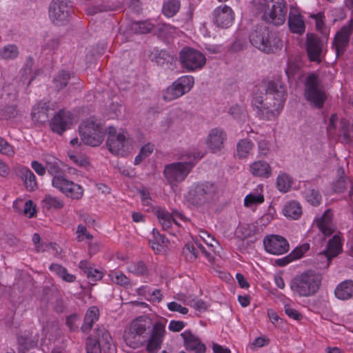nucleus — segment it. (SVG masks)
<instances>
[{"instance_id": "obj_1", "label": "nucleus", "mask_w": 353, "mask_h": 353, "mask_svg": "<svg viewBox=\"0 0 353 353\" xmlns=\"http://www.w3.org/2000/svg\"><path fill=\"white\" fill-rule=\"evenodd\" d=\"M165 334L162 322H154L147 315L139 316L124 330L123 339L125 344L134 349L145 346L148 353H157L161 347Z\"/></svg>"}, {"instance_id": "obj_2", "label": "nucleus", "mask_w": 353, "mask_h": 353, "mask_svg": "<svg viewBox=\"0 0 353 353\" xmlns=\"http://www.w3.org/2000/svg\"><path fill=\"white\" fill-rule=\"evenodd\" d=\"M286 94L285 86L280 81H263L256 87L252 103L263 119H272L283 109Z\"/></svg>"}, {"instance_id": "obj_3", "label": "nucleus", "mask_w": 353, "mask_h": 353, "mask_svg": "<svg viewBox=\"0 0 353 353\" xmlns=\"http://www.w3.org/2000/svg\"><path fill=\"white\" fill-rule=\"evenodd\" d=\"M185 161L174 162L165 165L163 176L172 186H176L183 181L196 163L202 158L199 152L188 154Z\"/></svg>"}, {"instance_id": "obj_4", "label": "nucleus", "mask_w": 353, "mask_h": 353, "mask_svg": "<svg viewBox=\"0 0 353 353\" xmlns=\"http://www.w3.org/2000/svg\"><path fill=\"white\" fill-rule=\"evenodd\" d=\"M249 40L253 46L267 54L275 52L283 46L279 37L263 26H256L250 33Z\"/></svg>"}, {"instance_id": "obj_5", "label": "nucleus", "mask_w": 353, "mask_h": 353, "mask_svg": "<svg viewBox=\"0 0 353 353\" xmlns=\"http://www.w3.org/2000/svg\"><path fill=\"white\" fill-rule=\"evenodd\" d=\"M321 274L307 271L296 276L291 283L292 290L300 296H311L319 290L321 283Z\"/></svg>"}, {"instance_id": "obj_6", "label": "nucleus", "mask_w": 353, "mask_h": 353, "mask_svg": "<svg viewBox=\"0 0 353 353\" xmlns=\"http://www.w3.org/2000/svg\"><path fill=\"white\" fill-rule=\"evenodd\" d=\"M217 185L210 181L196 184L188 192V200L194 205L204 206L208 205L217 197Z\"/></svg>"}, {"instance_id": "obj_7", "label": "nucleus", "mask_w": 353, "mask_h": 353, "mask_svg": "<svg viewBox=\"0 0 353 353\" xmlns=\"http://www.w3.org/2000/svg\"><path fill=\"white\" fill-rule=\"evenodd\" d=\"M81 141L86 145L96 147L101 144L105 131L99 122L89 118L81 122L79 127Z\"/></svg>"}, {"instance_id": "obj_8", "label": "nucleus", "mask_w": 353, "mask_h": 353, "mask_svg": "<svg viewBox=\"0 0 353 353\" xmlns=\"http://www.w3.org/2000/svg\"><path fill=\"white\" fill-rule=\"evenodd\" d=\"M305 97L306 99L317 108H322L326 96L323 90L316 75L310 74L305 83Z\"/></svg>"}, {"instance_id": "obj_9", "label": "nucleus", "mask_w": 353, "mask_h": 353, "mask_svg": "<svg viewBox=\"0 0 353 353\" xmlns=\"http://www.w3.org/2000/svg\"><path fill=\"white\" fill-rule=\"evenodd\" d=\"M179 60L182 67L188 71L201 68L206 61L205 56L201 52L192 48H183L179 54Z\"/></svg>"}, {"instance_id": "obj_10", "label": "nucleus", "mask_w": 353, "mask_h": 353, "mask_svg": "<svg viewBox=\"0 0 353 353\" xmlns=\"http://www.w3.org/2000/svg\"><path fill=\"white\" fill-rule=\"evenodd\" d=\"M287 12L288 7L284 0H272L271 5L265 11L263 17L270 23L281 26L285 21Z\"/></svg>"}, {"instance_id": "obj_11", "label": "nucleus", "mask_w": 353, "mask_h": 353, "mask_svg": "<svg viewBox=\"0 0 353 353\" xmlns=\"http://www.w3.org/2000/svg\"><path fill=\"white\" fill-rule=\"evenodd\" d=\"M193 85L194 79L192 77H181L165 90L163 98L166 101L174 100L188 92Z\"/></svg>"}, {"instance_id": "obj_12", "label": "nucleus", "mask_w": 353, "mask_h": 353, "mask_svg": "<svg viewBox=\"0 0 353 353\" xmlns=\"http://www.w3.org/2000/svg\"><path fill=\"white\" fill-rule=\"evenodd\" d=\"M353 32V19L343 26L335 34L332 48L335 50L336 57L344 54L346 51Z\"/></svg>"}, {"instance_id": "obj_13", "label": "nucleus", "mask_w": 353, "mask_h": 353, "mask_svg": "<svg viewBox=\"0 0 353 353\" xmlns=\"http://www.w3.org/2000/svg\"><path fill=\"white\" fill-rule=\"evenodd\" d=\"M52 184L65 196L73 199H79L83 194V189L81 185L69 181L63 176L53 177Z\"/></svg>"}, {"instance_id": "obj_14", "label": "nucleus", "mask_w": 353, "mask_h": 353, "mask_svg": "<svg viewBox=\"0 0 353 353\" xmlns=\"http://www.w3.org/2000/svg\"><path fill=\"white\" fill-rule=\"evenodd\" d=\"M71 12L68 0H53L50 6L49 15L54 24L59 25L68 21Z\"/></svg>"}, {"instance_id": "obj_15", "label": "nucleus", "mask_w": 353, "mask_h": 353, "mask_svg": "<svg viewBox=\"0 0 353 353\" xmlns=\"http://www.w3.org/2000/svg\"><path fill=\"white\" fill-rule=\"evenodd\" d=\"M263 245L268 252L276 255L287 252L290 248L287 240L284 237L276 234L265 236L263 239Z\"/></svg>"}, {"instance_id": "obj_16", "label": "nucleus", "mask_w": 353, "mask_h": 353, "mask_svg": "<svg viewBox=\"0 0 353 353\" xmlns=\"http://www.w3.org/2000/svg\"><path fill=\"white\" fill-rule=\"evenodd\" d=\"M127 141L126 133L117 134V130L114 127L110 126L108 128L106 145L111 153L118 154L125 147Z\"/></svg>"}, {"instance_id": "obj_17", "label": "nucleus", "mask_w": 353, "mask_h": 353, "mask_svg": "<svg viewBox=\"0 0 353 353\" xmlns=\"http://www.w3.org/2000/svg\"><path fill=\"white\" fill-rule=\"evenodd\" d=\"M323 41L313 34L307 35L306 50L310 61L321 62L323 57Z\"/></svg>"}, {"instance_id": "obj_18", "label": "nucleus", "mask_w": 353, "mask_h": 353, "mask_svg": "<svg viewBox=\"0 0 353 353\" xmlns=\"http://www.w3.org/2000/svg\"><path fill=\"white\" fill-rule=\"evenodd\" d=\"M342 251L341 239L339 234H335L328 241L327 248L318 254V257L325 259V268L330 265L331 260Z\"/></svg>"}, {"instance_id": "obj_19", "label": "nucleus", "mask_w": 353, "mask_h": 353, "mask_svg": "<svg viewBox=\"0 0 353 353\" xmlns=\"http://www.w3.org/2000/svg\"><path fill=\"white\" fill-rule=\"evenodd\" d=\"M72 123L71 114L63 110H60L54 115L50 123L52 130L59 134H62L70 128Z\"/></svg>"}, {"instance_id": "obj_20", "label": "nucleus", "mask_w": 353, "mask_h": 353, "mask_svg": "<svg viewBox=\"0 0 353 353\" xmlns=\"http://www.w3.org/2000/svg\"><path fill=\"white\" fill-rule=\"evenodd\" d=\"M214 23L219 27L229 28L234 20V13L231 8L225 5L214 11Z\"/></svg>"}, {"instance_id": "obj_21", "label": "nucleus", "mask_w": 353, "mask_h": 353, "mask_svg": "<svg viewBox=\"0 0 353 353\" xmlns=\"http://www.w3.org/2000/svg\"><path fill=\"white\" fill-rule=\"evenodd\" d=\"M181 336L183 339L186 350L194 352L195 353H205V345L202 343L200 339L193 335L190 331H185Z\"/></svg>"}, {"instance_id": "obj_22", "label": "nucleus", "mask_w": 353, "mask_h": 353, "mask_svg": "<svg viewBox=\"0 0 353 353\" xmlns=\"http://www.w3.org/2000/svg\"><path fill=\"white\" fill-rule=\"evenodd\" d=\"M288 26L292 33L302 34L305 30V26L302 16L296 9L291 8L289 17Z\"/></svg>"}, {"instance_id": "obj_23", "label": "nucleus", "mask_w": 353, "mask_h": 353, "mask_svg": "<svg viewBox=\"0 0 353 353\" xmlns=\"http://www.w3.org/2000/svg\"><path fill=\"white\" fill-rule=\"evenodd\" d=\"M226 138L225 132L219 128H214L211 130L208 139V144L210 149L216 152L220 150L223 145V141Z\"/></svg>"}, {"instance_id": "obj_24", "label": "nucleus", "mask_w": 353, "mask_h": 353, "mask_svg": "<svg viewBox=\"0 0 353 353\" xmlns=\"http://www.w3.org/2000/svg\"><path fill=\"white\" fill-rule=\"evenodd\" d=\"M332 212L330 210H326L322 216L317 220V226L320 231L325 236L332 235L334 230L335 227L332 222Z\"/></svg>"}, {"instance_id": "obj_25", "label": "nucleus", "mask_w": 353, "mask_h": 353, "mask_svg": "<svg viewBox=\"0 0 353 353\" xmlns=\"http://www.w3.org/2000/svg\"><path fill=\"white\" fill-rule=\"evenodd\" d=\"M52 109L50 107V102L39 103L33 108L31 113L32 119L34 121L39 123H43L48 121V112Z\"/></svg>"}, {"instance_id": "obj_26", "label": "nucleus", "mask_w": 353, "mask_h": 353, "mask_svg": "<svg viewBox=\"0 0 353 353\" xmlns=\"http://www.w3.org/2000/svg\"><path fill=\"white\" fill-rule=\"evenodd\" d=\"M310 249V245L308 243H304L302 245L296 248L288 256L278 259L275 261V263L280 267H283L290 263L294 260L300 259L303 256L304 253Z\"/></svg>"}, {"instance_id": "obj_27", "label": "nucleus", "mask_w": 353, "mask_h": 353, "mask_svg": "<svg viewBox=\"0 0 353 353\" xmlns=\"http://www.w3.org/2000/svg\"><path fill=\"white\" fill-rule=\"evenodd\" d=\"M334 294L342 301L351 299L353 296V281L345 280L340 283L334 290Z\"/></svg>"}, {"instance_id": "obj_28", "label": "nucleus", "mask_w": 353, "mask_h": 353, "mask_svg": "<svg viewBox=\"0 0 353 353\" xmlns=\"http://www.w3.org/2000/svg\"><path fill=\"white\" fill-rule=\"evenodd\" d=\"M250 170L253 176L268 178L271 175L270 165L264 161H255L251 164Z\"/></svg>"}, {"instance_id": "obj_29", "label": "nucleus", "mask_w": 353, "mask_h": 353, "mask_svg": "<svg viewBox=\"0 0 353 353\" xmlns=\"http://www.w3.org/2000/svg\"><path fill=\"white\" fill-rule=\"evenodd\" d=\"M99 316V310L95 307H90L86 312L84 322L81 327V330L83 332L87 333L88 332L92 327L93 323L98 320Z\"/></svg>"}, {"instance_id": "obj_30", "label": "nucleus", "mask_w": 353, "mask_h": 353, "mask_svg": "<svg viewBox=\"0 0 353 353\" xmlns=\"http://www.w3.org/2000/svg\"><path fill=\"white\" fill-rule=\"evenodd\" d=\"M156 214L160 224L161 225L164 230H168V229H170L172 225V223H174L175 224L179 225L178 222L176 221V219H174V218H173V216L171 215L170 213L164 210H158L157 211Z\"/></svg>"}, {"instance_id": "obj_31", "label": "nucleus", "mask_w": 353, "mask_h": 353, "mask_svg": "<svg viewBox=\"0 0 353 353\" xmlns=\"http://www.w3.org/2000/svg\"><path fill=\"white\" fill-rule=\"evenodd\" d=\"M283 214L286 217L296 220L302 214V209L299 203L290 201L285 205Z\"/></svg>"}, {"instance_id": "obj_32", "label": "nucleus", "mask_w": 353, "mask_h": 353, "mask_svg": "<svg viewBox=\"0 0 353 353\" xmlns=\"http://www.w3.org/2000/svg\"><path fill=\"white\" fill-rule=\"evenodd\" d=\"M50 270L52 272H54L55 274L61 277L64 281L72 283L75 281V276L69 274L67 270L59 264L52 263L50 266Z\"/></svg>"}, {"instance_id": "obj_33", "label": "nucleus", "mask_w": 353, "mask_h": 353, "mask_svg": "<svg viewBox=\"0 0 353 353\" xmlns=\"http://www.w3.org/2000/svg\"><path fill=\"white\" fill-rule=\"evenodd\" d=\"M153 239L150 240L152 248L157 251H161V245H166L168 243V239L159 233V230L154 228L152 230Z\"/></svg>"}, {"instance_id": "obj_34", "label": "nucleus", "mask_w": 353, "mask_h": 353, "mask_svg": "<svg viewBox=\"0 0 353 353\" xmlns=\"http://www.w3.org/2000/svg\"><path fill=\"white\" fill-rule=\"evenodd\" d=\"M181 6L179 0H168L163 6V12L168 17H172L179 11Z\"/></svg>"}, {"instance_id": "obj_35", "label": "nucleus", "mask_w": 353, "mask_h": 353, "mask_svg": "<svg viewBox=\"0 0 353 353\" xmlns=\"http://www.w3.org/2000/svg\"><path fill=\"white\" fill-rule=\"evenodd\" d=\"M22 177L27 190L32 191L37 188V183L36 181V176L30 169H23L22 170Z\"/></svg>"}, {"instance_id": "obj_36", "label": "nucleus", "mask_w": 353, "mask_h": 353, "mask_svg": "<svg viewBox=\"0 0 353 353\" xmlns=\"http://www.w3.org/2000/svg\"><path fill=\"white\" fill-rule=\"evenodd\" d=\"M292 181L289 175L282 173L277 176L276 187L280 192H287L291 187Z\"/></svg>"}, {"instance_id": "obj_37", "label": "nucleus", "mask_w": 353, "mask_h": 353, "mask_svg": "<svg viewBox=\"0 0 353 353\" xmlns=\"http://www.w3.org/2000/svg\"><path fill=\"white\" fill-rule=\"evenodd\" d=\"M46 170L48 173L56 177L57 176H61V168L60 167V161L55 158H50V159L46 161Z\"/></svg>"}, {"instance_id": "obj_38", "label": "nucleus", "mask_w": 353, "mask_h": 353, "mask_svg": "<svg viewBox=\"0 0 353 353\" xmlns=\"http://www.w3.org/2000/svg\"><path fill=\"white\" fill-rule=\"evenodd\" d=\"M252 143L248 139H241L237 144V154L240 158H245L252 149Z\"/></svg>"}, {"instance_id": "obj_39", "label": "nucleus", "mask_w": 353, "mask_h": 353, "mask_svg": "<svg viewBox=\"0 0 353 353\" xmlns=\"http://www.w3.org/2000/svg\"><path fill=\"white\" fill-rule=\"evenodd\" d=\"M154 26L147 21L132 23L131 28L139 34H146L153 29Z\"/></svg>"}, {"instance_id": "obj_40", "label": "nucleus", "mask_w": 353, "mask_h": 353, "mask_svg": "<svg viewBox=\"0 0 353 353\" xmlns=\"http://www.w3.org/2000/svg\"><path fill=\"white\" fill-rule=\"evenodd\" d=\"M70 79V73L62 71L59 73L54 79V87L57 90L63 89L65 87Z\"/></svg>"}, {"instance_id": "obj_41", "label": "nucleus", "mask_w": 353, "mask_h": 353, "mask_svg": "<svg viewBox=\"0 0 353 353\" xmlns=\"http://www.w3.org/2000/svg\"><path fill=\"white\" fill-rule=\"evenodd\" d=\"M43 206L50 210L53 208L54 209H61L63 207L64 203L62 201L57 197L52 196L51 195H46L43 200Z\"/></svg>"}, {"instance_id": "obj_42", "label": "nucleus", "mask_w": 353, "mask_h": 353, "mask_svg": "<svg viewBox=\"0 0 353 353\" xmlns=\"http://www.w3.org/2000/svg\"><path fill=\"white\" fill-rule=\"evenodd\" d=\"M18 54V48L14 45H8L0 50V57L5 59H14Z\"/></svg>"}, {"instance_id": "obj_43", "label": "nucleus", "mask_w": 353, "mask_h": 353, "mask_svg": "<svg viewBox=\"0 0 353 353\" xmlns=\"http://www.w3.org/2000/svg\"><path fill=\"white\" fill-rule=\"evenodd\" d=\"M339 136L342 138V142L345 143H350L351 141L349 122L345 119H341L340 121Z\"/></svg>"}, {"instance_id": "obj_44", "label": "nucleus", "mask_w": 353, "mask_h": 353, "mask_svg": "<svg viewBox=\"0 0 353 353\" xmlns=\"http://www.w3.org/2000/svg\"><path fill=\"white\" fill-rule=\"evenodd\" d=\"M183 252L190 261L196 260L199 254L198 248L196 245V242L194 243H186L183 248Z\"/></svg>"}, {"instance_id": "obj_45", "label": "nucleus", "mask_w": 353, "mask_h": 353, "mask_svg": "<svg viewBox=\"0 0 353 353\" xmlns=\"http://www.w3.org/2000/svg\"><path fill=\"white\" fill-rule=\"evenodd\" d=\"M243 238L252 236L259 232L258 226L254 223L242 225L239 228Z\"/></svg>"}, {"instance_id": "obj_46", "label": "nucleus", "mask_w": 353, "mask_h": 353, "mask_svg": "<svg viewBox=\"0 0 353 353\" xmlns=\"http://www.w3.org/2000/svg\"><path fill=\"white\" fill-rule=\"evenodd\" d=\"M87 353H101L100 341L93 337H88L86 342Z\"/></svg>"}, {"instance_id": "obj_47", "label": "nucleus", "mask_w": 353, "mask_h": 353, "mask_svg": "<svg viewBox=\"0 0 353 353\" xmlns=\"http://www.w3.org/2000/svg\"><path fill=\"white\" fill-rule=\"evenodd\" d=\"M347 184H350L351 185V189L349 192V195L350 196H351L353 194V183L351 181H348V182H347L345 178L343 177H340L334 183V192H343L345 190Z\"/></svg>"}, {"instance_id": "obj_48", "label": "nucleus", "mask_w": 353, "mask_h": 353, "mask_svg": "<svg viewBox=\"0 0 353 353\" xmlns=\"http://www.w3.org/2000/svg\"><path fill=\"white\" fill-rule=\"evenodd\" d=\"M19 114V111L16 105H8L0 109V115L4 119L15 118Z\"/></svg>"}, {"instance_id": "obj_49", "label": "nucleus", "mask_w": 353, "mask_h": 353, "mask_svg": "<svg viewBox=\"0 0 353 353\" xmlns=\"http://www.w3.org/2000/svg\"><path fill=\"white\" fill-rule=\"evenodd\" d=\"M264 201V197L262 194H250L247 195L244 199L245 206H251L253 204L261 203Z\"/></svg>"}, {"instance_id": "obj_50", "label": "nucleus", "mask_w": 353, "mask_h": 353, "mask_svg": "<svg viewBox=\"0 0 353 353\" xmlns=\"http://www.w3.org/2000/svg\"><path fill=\"white\" fill-rule=\"evenodd\" d=\"M97 340L100 341V343H103L105 345H110L112 342V337L110 335V333L104 328L97 329Z\"/></svg>"}, {"instance_id": "obj_51", "label": "nucleus", "mask_w": 353, "mask_h": 353, "mask_svg": "<svg viewBox=\"0 0 353 353\" xmlns=\"http://www.w3.org/2000/svg\"><path fill=\"white\" fill-rule=\"evenodd\" d=\"M306 199L313 205H318L321 200V195L318 190L312 189L307 193Z\"/></svg>"}, {"instance_id": "obj_52", "label": "nucleus", "mask_w": 353, "mask_h": 353, "mask_svg": "<svg viewBox=\"0 0 353 353\" xmlns=\"http://www.w3.org/2000/svg\"><path fill=\"white\" fill-rule=\"evenodd\" d=\"M128 270L130 272L138 275H143L147 272V268L143 261L130 265Z\"/></svg>"}, {"instance_id": "obj_53", "label": "nucleus", "mask_w": 353, "mask_h": 353, "mask_svg": "<svg viewBox=\"0 0 353 353\" xmlns=\"http://www.w3.org/2000/svg\"><path fill=\"white\" fill-rule=\"evenodd\" d=\"M0 153L10 157L12 156L14 153L12 146L10 145L5 139L1 137Z\"/></svg>"}, {"instance_id": "obj_54", "label": "nucleus", "mask_w": 353, "mask_h": 353, "mask_svg": "<svg viewBox=\"0 0 353 353\" xmlns=\"http://www.w3.org/2000/svg\"><path fill=\"white\" fill-rule=\"evenodd\" d=\"M112 280L117 284L123 286L130 283V279L121 272H116L112 274Z\"/></svg>"}, {"instance_id": "obj_55", "label": "nucleus", "mask_w": 353, "mask_h": 353, "mask_svg": "<svg viewBox=\"0 0 353 353\" xmlns=\"http://www.w3.org/2000/svg\"><path fill=\"white\" fill-rule=\"evenodd\" d=\"M270 143L265 140L261 139L258 143L259 154L261 157H265L270 152Z\"/></svg>"}, {"instance_id": "obj_56", "label": "nucleus", "mask_w": 353, "mask_h": 353, "mask_svg": "<svg viewBox=\"0 0 353 353\" xmlns=\"http://www.w3.org/2000/svg\"><path fill=\"white\" fill-rule=\"evenodd\" d=\"M312 17L315 19L316 29L322 34H324L326 27L323 21V14L322 13H318L317 14L312 15Z\"/></svg>"}, {"instance_id": "obj_57", "label": "nucleus", "mask_w": 353, "mask_h": 353, "mask_svg": "<svg viewBox=\"0 0 353 353\" xmlns=\"http://www.w3.org/2000/svg\"><path fill=\"white\" fill-rule=\"evenodd\" d=\"M168 308L170 311L178 312L182 314H186L188 312V309L182 306L181 304L172 301L168 303Z\"/></svg>"}, {"instance_id": "obj_58", "label": "nucleus", "mask_w": 353, "mask_h": 353, "mask_svg": "<svg viewBox=\"0 0 353 353\" xmlns=\"http://www.w3.org/2000/svg\"><path fill=\"white\" fill-rule=\"evenodd\" d=\"M23 213L29 218H32L36 213L35 205L31 200H28L24 204Z\"/></svg>"}, {"instance_id": "obj_59", "label": "nucleus", "mask_w": 353, "mask_h": 353, "mask_svg": "<svg viewBox=\"0 0 353 353\" xmlns=\"http://www.w3.org/2000/svg\"><path fill=\"white\" fill-rule=\"evenodd\" d=\"M78 319L79 316L75 314H71L67 317L66 325L71 332H75L78 330L79 326L76 325V322Z\"/></svg>"}, {"instance_id": "obj_60", "label": "nucleus", "mask_w": 353, "mask_h": 353, "mask_svg": "<svg viewBox=\"0 0 353 353\" xmlns=\"http://www.w3.org/2000/svg\"><path fill=\"white\" fill-rule=\"evenodd\" d=\"M87 276L91 281H97L103 276L101 272L93 268H87Z\"/></svg>"}, {"instance_id": "obj_61", "label": "nucleus", "mask_w": 353, "mask_h": 353, "mask_svg": "<svg viewBox=\"0 0 353 353\" xmlns=\"http://www.w3.org/2000/svg\"><path fill=\"white\" fill-rule=\"evenodd\" d=\"M285 312L290 318L299 321L302 319V315L297 310L291 308L289 305H285Z\"/></svg>"}, {"instance_id": "obj_62", "label": "nucleus", "mask_w": 353, "mask_h": 353, "mask_svg": "<svg viewBox=\"0 0 353 353\" xmlns=\"http://www.w3.org/2000/svg\"><path fill=\"white\" fill-rule=\"evenodd\" d=\"M185 325L183 321L172 320L170 322L168 328L172 332H180L183 329Z\"/></svg>"}, {"instance_id": "obj_63", "label": "nucleus", "mask_w": 353, "mask_h": 353, "mask_svg": "<svg viewBox=\"0 0 353 353\" xmlns=\"http://www.w3.org/2000/svg\"><path fill=\"white\" fill-rule=\"evenodd\" d=\"M246 41L245 39H237L232 43L231 49L232 51L237 52L243 50L246 46Z\"/></svg>"}, {"instance_id": "obj_64", "label": "nucleus", "mask_w": 353, "mask_h": 353, "mask_svg": "<svg viewBox=\"0 0 353 353\" xmlns=\"http://www.w3.org/2000/svg\"><path fill=\"white\" fill-rule=\"evenodd\" d=\"M32 168L39 175L43 176L46 173V165L44 167L41 163L37 161L32 162Z\"/></svg>"}]
</instances>
